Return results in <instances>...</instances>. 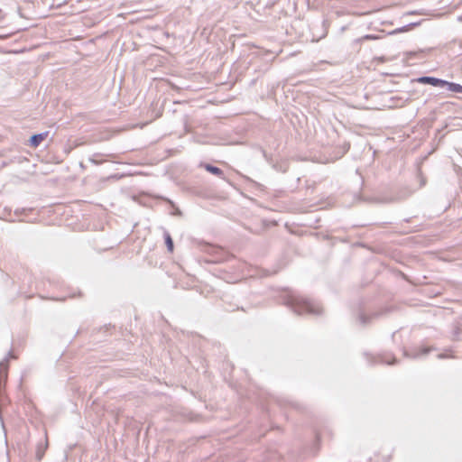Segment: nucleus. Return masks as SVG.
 Listing matches in <instances>:
<instances>
[{
    "label": "nucleus",
    "instance_id": "obj_2",
    "mask_svg": "<svg viewBox=\"0 0 462 462\" xmlns=\"http://www.w3.org/2000/svg\"><path fill=\"white\" fill-rule=\"evenodd\" d=\"M48 135L49 132L32 135L30 139V145L33 148L38 147L39 144L48 137Z\"/></svg>",
    "mask_w": 462,
    "mask_h": 462
},
{
    "label": "nucleus",
    "instance_id": "obj_1",
    "mask_svg": "<svg viewBox=\"0 0 462 462\" xmlns=\"http://www.w3.org/2000/svg\"><path fill=\"white\" fill-rule=\"evenodd\" d=\"M417 81L422 84H430L434 87H444V85L446 84V80L433 77H421L419 78Z\"/></svg>",
    "mask_w": 462,
    "mask_h": 462
},
{
    "label": "nucleus",
    "instance_id": "obj_5",
    "mask_svg": "<svg viewBox=\"0 0 462 462\" xmlns=\"http://www.w3.org/2000/svg\"><path fill=\"white\" fill-rule=\"evenodd\" d=\"M165 243L168 247L170 253H172L174 250L173 241L170 234L165 235Z\"/></svg>",
    "mask_w": 462,
    "mask_h": 462
},
{
    "label": "nucleus",
    "instance_id": "obj_4",
    "mask_svg": "<svg viewBox=\"0 0 462 462\" xmlns=\"http://www.w3.org/2000/svg\"><path fill=\"white\" fill-rule=\"evenodd\" d=\"M205 169L209 171L210 173L212 174H215V175H217V176H221L223 175V171L221 169L217 168V167H215V166H212L210 164H207L205 166Z\"/></svg>",
    "mask_w": 462,
    "mask_h": 462
},
{
    "label": "nucleus",
    "instance_id": "obj_6",
    "mask_svg": "<svg viewBox=\"0 0 462 462\" xmlns=\"http://www.w3.org/2000/svg\"><path fill=\"white\" fill-rule=\"evenodd\" d=\"M5 14L3 13V10L0 8V20L5 19Z\"/></svg>",
    "mask_w": 462,
    "mask_h": 462
},
{
    "label": "nucleus",
    "instance_id": "obj_3",
    "mask_svg": "<svg viewBox=\"0 0 462 462\" xmlns=\"http://www.w3.org/2000/svg\"><path fill=\"white\" fill-rule=\"evenodd\" d=\"M444 87H447L451 92L462 93V85L460 84L446 81Z\"/></svg>",
    "mask_w": 462,
    "mask_h": 462
}]
</instances>
